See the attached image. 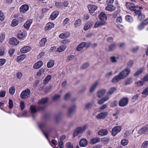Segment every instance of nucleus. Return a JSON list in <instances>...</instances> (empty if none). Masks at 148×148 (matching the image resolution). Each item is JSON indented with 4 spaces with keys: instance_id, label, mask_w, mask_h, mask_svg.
<instances>
[{
    "instance_id": "obj_1",
    "label": "nucleus",
    "mask_w": 148,
    "mask_h": 148,
    "mask_svg": "<svg viewBox=\"0 0 148 148\" xmlns=\"http://www.w3.org/2000/svg\"><path fill=\"white\" fill-rule=\"evenodd\" d=\"M38 126L43 134L49 140L48 134L52 132L53 130V127L52 126H49L46 123H43L39 124Z\"/></svg>"
},
{
    "instance_id": "obj_2",
    "label": "nucleus",
    "mask_w": 148,
    "mask_h": 148,
    "mask_svg": "<svg viewBox=\"0 0 148 148\" xmlns=\"http://www.w3.org/2000/svg\"><path fill=\"white\" fill-rule=\"evenodd\" d=\"M88 126L86 125H85L83 126L79 127H77L75 130L73 134V136L75 137L79 134L82 133L85 131Z\"/></svg>"
},
{
    "instance_id": "obj_3",
    "label": "nucleus",
    "mask_w": 148,
    "mask_h": 148,
    "mask_svg": "<svg viewBox=\"0 0 148 148\" xmlns=\"http://www.w3.org/2000/svg\"><path fill=\"white\" fill-rule=\"evenodd\" d=\"M48 101V98L47 97L43 98L40 100L38 101L39 105L38 107V110H43L46 106L45 104L47 103Z\"/></svg>"
},
{
    "instance_id": "obj_4",
    "label": "nucleus",
    "mask_w": 148,
    "mask_h": 148,
    "mask_svg": "<svg viewBox=\"0 0 148 148\" xmlns=\"http://www.w3.org/2000/svg\"><path fill=\"white\" fill-rule=\"evenodd\" d=\"M76 107L75 104L70 106L69 108L67 115L69 117H71L75 114L76 110Z\"/></svg>"
},
{
    "instance_id": "obj_5",
    "label": "nucleus",
    "mask_w": 148,
    "mask_h": 148,
    "mask_svg": "<svg viewBox=\"0 0 148 148\" xmlns=\"http://www.w3.org/2000/svg\"><path fill=\"white\" fill-rule=\"evenodd\" d=\"M130 72V70L128 68H126L124 70L121 72L119 75L122 79L127 77Z\"/></svg>"
},
{
    "instance_id": "obj_6",
    "label": "nucleus",
    "mask_w": 148,
    "mask_h": 148,
    "mask_svg": "<svg viewBox=\"0 0 148 148\" xmlns=\"http://www.w3.org/2000/svg\"><path fill=\"white\" fill-rule=\"evenodd\" d=\"M134 16L138 15V19L140 21L143 20L145 17V15L144 14H142L140 10H137L134 12Z\"/></svg>"
},
{
    "instance_id": "obj_7",
    "label": "nucleus",
    "mask_w": 148,
    "mask_h": 148,
    "mask_svg": "<svg viewBox=\"0 0 148 148\" xmlns=\"http://www.w3.org/2000/svg\"><path fill=\"white\" fill-rule=\"evenodd\" d=\"M128 101L129 99L127 98H123L120 101L119 103V105L121 107H124L128 104Z\"/></svg>"
},
{
    "instance_id": "obj_8",
    "label": "nucleus",
    "mask_w": 148,
    "mask_h": 148,
    "mask_svg": "<svg viewBox=\"0 0 148 148\" xmlns=\"http://www.w3.org/2000/svg\"><path fill=\"white\" fill-rule=\"evenodd\" d=\"M121 127L120 126H116L113 128L112 131V134L114 136H115L121 130Z\"/></svg>"
},
{
    "instance_id": "obj_9",
    "label": "nucleus",
    "mask_w": 148,
    "mask_h": 148,
    "mask_svg": "<svg viewBox=\"0 0 148 148\" xmlns=\"http://www.w3.org/2000/svg\"><path fill=\"white\" fill-rule=\"evenodd\" d=\"M138 133L140 134H148V125H146L140 129L138 131Z\"/></svg>"
},
{
    "instance_id": "obj_10",
    "label": "nucleus",
    "mask_w": 148,
    "mask_h": 148,
    "mask_svg": "<svg viewBox=\"0 0 148 148\" xmlns=\"http://www.w3.org/2000/svg\"><path fill=\"white\" fill-rule=\"evenodd\" d=\"M108 113L106 112H101L97 114L96 116V117L97 119H103L107 117Z\"/></svg>"
},
{
    "instance_id": "obj_11",
    "label": "nucleus",
    "mask_w": 148,
    "mask_h": 148,
    "mask_svg": "<svg viewBox=\"0 0 148 148\" xmlns=\"http://www.w3.org/2000/svg\"><path fill=\"white\" fill-rule=\"evenodd\" d=\"M27 35V34L26 32L24 31H20L18 32L17 37L19 39H23Z\"/></svg>"
},
{
    "instance_id": "obj_12",
    "label": "nucleus",
    "mask_w": 148,
    "mask_h": 148,
    "mask_svg": "<svg viewBox=\"0 0 148 148\" xmlns=\"http://www.w3.org/2000/svg\"><path fill=\"white\" fill-rule=\"evenodd\" d=\"M88 7L89 12L90 13H93L97 8V6L92 4L88 5Z\"/></svg>"
},
{
    "instance_id": "obj_13",
    "label": "nucleus",
    "mask_w": 148,
    "mask_h": 148,
    "mask_svg": "<svg viewBox=\"0 0 148 148\" xmlns=\"http://www.w3.org/2000/svg\"><path fill=\"white\" fill-rule=\"evenodd\" d=\"M19 41L15 38H12L10 39V44L12 45H16L19 43Z\"/></svg>"
},
{
    "instance_id": "obj_14",
    "label": "nucleus",
    "mask_w": 148,
    "mask_h": 148,
    "mask_svg": "<svg viewBox=\"0 0 148 148\" xmlns=\"http://www.w3.org/2000/svg\"><path fill=\"white\" fill-rule=\"evenodd\" d=\"M79 144L80 147H85L87 145L88 142L85 139L83 138L80 141Z\"/></svg>"
},
{
    "instance_id": "obj_15",
    "label": "nucleus",
    "mask_w": 148,
    "mask_h": 148,
    "mask_svg": "<svg viewBox=\"0 0 148 148\" xmlns=\"http://www.w3.org/2000/svg\"><path fill=\"white\" fill-rule=\"evenodd\" d=\"M122 79L119 74L114 77L112 80V82L113 83H116Z\"/></svg>"
},
{
    "instance_id": "obj_16",
    "label": "nucleus",
    "mask_w": 148,
    "mask_h": 148,
    "mask_svg": "<svg viewBox=\"0 0 148 148\" xmlns=\"http://www.w3.org/2000/svg\"><path fill=\"white\" fill-rule=\"evenodd\" d=\"M99 85L98 83L97 82H95L92 84L90 89V92L92 93L95 89L96 87L98 86Z\"/></svg>"
},
{
    "instance_id": "obj_17",
    "label": "nucleus",
    "mask_w": 148,
    "mask_h": 148,
    "mask_svg": "<svg viewBox=\"0 0 148 148\" xmlns=\"http://www.w3.org/2000/svg\"><path fill=\"white\" fill-rule=\"evenodd\" d=\"M43 64V62L41 61H39L34 64L33 67L35 69H38L40 68Z\"/></svg>"
},
{
    "instance_id": "obj_18",
    "label": "nucleus",
    "mask_w": 148,
    "mask_h": 148,
    "mask_svg": "<svg viewBox=\"0 0 148 148\" xmlns=\"http://www.w3.org/2000/svg\"><path fill=\"white\" fill-rule=\"evenodd\" d=\"M99 18L101 21H105L107 19L106 14L103 12H101L99 16Z\"/></svg>"
},
{
    "instance_id": "obj_19",
    "label": "nucleus",
    "mask_w": 148,
    "mask_h": 148,
    "mask_svg": "<svg viewBox=\"0 0 148 148\" xmlns=\"http://www.w3.org/2000/svg\"><path fill=\"white\" fill-rule=\"evenodd\" d=\"M28 89H27L24 90H23L21 92V96L23 99L27 98L28 97Z\"/></svg>"
},
{
    "instance_id": "obj_20",
    "label": "nucleus",
    "mask_w": 148,
    "mask_h": 148,
    "mask_svg": "<svg viewBox=\"0 0 148 148\" xmlns=\"http://www.w3.org/2000/svg\"><path fill=\"white\" fill-rule=\"evenodd\" d=\"M59 12L57 11L53 12L51 14L50 18L51 20H54L58 16L59 14Z\"/></svg>"
},
{
    "instance_id": "obj_21",
    "label": "nucleus",
    "mask_w": 148,
    "mask_h": 148,
    "mask_svg": "<svg viewBox=\"0 0 148 148\" xmlns=\"http://www.w3.org/2000/svg\"><path fill=\"white\" fill-rule=\"evenodd\" d=\"M86 45V42H83L79 44L77 46V50L79 51L83 49L84 47H85Z\"/></svg>"
},
{
    "instance_id": "obj_22",
    "label": "nucleus",
    "mask_w": 148,
    "mask_h": 148,
    "mask_svg": "<svg viewBox=\"0 0 148 148\" xmlns=\"http://www.w3.org/2000/svg\"><path fill=\"white\" fill-rule=\"evenodd\" d=\"M108 133V130L105 129L101 130H99L98 132L99 135L101 136L106 135Z\"/></svg>"
},
{
    "instance_id": "obj_23",
    "label": "nucleus",
    "mask_w": 148,
    "mask_h": 148,
    "mask_svg": "<svg viewBox=\"0 0 148 148\" xmlns=\"http://www.w3.org/2000/svg\"><path fill=\"white\" fill-rule=\"evenodd\" d=\"M54 27V24L52 23H49L46 24V25L45 27V29L46 30H48Z\"/></svg>"
},
{
    "instance_id": "obj_24",
    "label": "nucleus",
    "mask_w": 148,
    "mask_h": 148,
    "mask_svg": "<svg viewBox=\"0 0 148 148\" xmlns=\"http://www.w3.org/2000/svg\"><path fill=\"white\" fill-rule=\"evenodd\" d=\"M20 9L21 12L25 13L28 10V5L24 4L21 6Z\"/></svg>"
},
{
    "instance_id": "obj_25",
    "label": "nucleus",
    "mask_w": 148,
    "mask_h": 148,
    "mask_svg": "<svg viewBox=\"0 0 148 148\" xmlns=\"http://www.w3.org/2000/svg\"><path fill=\"white\" fill-rule=\"evenodd\" d=\"M70 36L69 33L66 32L64 33H62L60 34L59 35V37L61 39H64L65 38H67Z\"/></svg>"
},
{
    "instance_id": "obj_26",
    "label": "nucleus",
    "mask_w": 148,
    "mask_h": 148,
    "mask_svg": "<svg viewBox=\"0 0 148 148\" xmlns=\"http://www.w3.org/2000/svg\"><path fill=\"white\" fill-rule=\"evenodd\" d=\"M105 22L104 21H97L95 24L94 27L95 28H97L98 27L104 25Z\"/></svg>"
},
{
    "instance_id": "obj_27",
    "label": "nucleus",
    "mask_w": 148,
    "mask_h": 148,
    "mask_svg": "<svg viewBox=\"0 0 148 148\" xmlns=\"http://www.w3.org/2000/svg\"><path fill=\"white\" fill-rule=\"evenodd\" d=\"M93 24V23L92 22H88L85 25L84 27V30L85 31L87 30Z\"/></svg>"
},
{
    "instance_id": "obj_28",
    "label": "nucleus",
    "mask_w": 148,
    "mask_h": 148,
    "mask_svg": "<svg viewBox=\"0 0 148 148\" xmlns=\"http://www.w3.org/2000/svg\"><path fill=\"white\" fill-rule=\"evenodd\" d=\"M144 70V68L140 69L134 73V76L135 77H138L139 76L140 74L143 72Z\"/></svg>"
},
{
    "instance_id": "obj_29",
    "label": "nucleus",
    "mask_w": 148,
    "mask_h": 148,
    "mask_svg": "<svg viewBox=\"0 0 148 148\" xmlns=\"http://www.w3.org/2000/svg\"><path fill=\"white\" fill-rule=\"evenodd\" d=\"M116 8V7L113 5H110L107 6L105 8L106 10H108L112 12Z\"/></svg>"
},
{
    "instance_id": "obj_30",
    "label": "nucleus",
    "mask_w": 148,
    "mask_h": 148,
    "mask_svg": "<svg viewBox=\"0 0 148 148\" xmlns=\"http://www.w3.org/2000/svg\"><path fill=\"white\" fill-rule=\"evenodd\" d=\"M106 90L105 89H102L98 92L97 96L99 98L103 96L105 94Z\"/></svg>"
},
{
    "instance_id": "obj_31",
    "label": "nucleus",
    "mask_w": 148,
    "mask_h": 148,
    "mask_svg": "<svg viewBox=\"0 0 148 148\" xmlns=\"http://www.w3.org/2000/svg\"><path fill=\"white\" fill-rule=\"evenodd\" d=\"M47 42V39L45 38H42L40 42V46L41 47L44 46L45 45V44Z\"/></svg>"
},
{
    "instance_id": "obj_32",
    "label": "nucleus",
    "mask_w": 148,
    "mask_h": 148,
    "mask_svg": "<svg viewBox=\"0 0 148 148\" xmlns=\"http://www.w3.org/2000/svg\"><path fill=\"white\" fill-rule=\"evenodd\" d=\"M51 76L50 75H48L45 77L43 80V83L44 84H46L48 83L49 81L51 79Z\"/></svg>"
},
{
    "instance_id": "obj_33",
    "label": "nucleus",
    "mask_w": 148,
    "mask_h": 148,
    "mask_svg": "<svg viewBox=\"0 0 148 148\" xmlns=\"http://www.w3.org/2000/svg\"><path fill=\"white\" fill-rule=\"evenodd\" d=\"M26 57V55L25 54H22L17 57V61L21 62Z\"/></svg>"
},
{
    "instance_id": "obj_34",
    "label": "nucleus",
    "mask_w": 148,
    "mask_h": 148,
    "mask_svg": "<svg viewBox=\"0 0 148 148\" xmlns=\"http://www.w3.org/2000/svg\"><path fill=\"white\" fill-rule=\"evenodd\" d=\"M66 47V45H61L58 48V51L59 52H62L65 50Z\"/></svg>"
},
{
    "instance_id": "obj_35",
    "label": "nucleus",
    "mask_w": 148,
    "mask_h": 148,
    "mask_svg": "<svg viewBox=\"0 0 148 148\" xmlns=\"http://www.w3.org/2000/svg\"><path fill=\"white\" fill-rule=\"evenodd\" d=\"M143 97H146L148 95V87L144 89L142 93Z\"/></svg>"
},
{
    "instance_id": "obj_36",
    "label": "nucleus",
    "mask_w": 148,
    "mask_h": 148,
    "mask_svg": "<svg viewBox=\"0 0 148 148\" xmlns=\"http://www.w3.org/2000/svg\"><path fill=\"white\" fill-rule=\"evenodd\" d=\"M100 141V139L98 138H92L90 141L91 144H95Z\"/></svg>"
},
{
    "instance_id": "obj_37",
    "label": "nucleus",
    "mask_w": 148,
    "mask_h": 148,
    "mask_svg": "<svg viewBox=\"0 0 148 148\" xmlns=\"http://www.w3.org/2000/svg\"><path fill=\"white\" fill-rule=\"evenodd\" d=\"M54 60H50L47 63V67L51 68L54 65Z\"/></svg>"
},
{
    "instance_id": "obj_38",
    "label": "nucleus",
    "mask_w": 148,
    "mask_h": 148,
    "mask_svg": "<svg viewBox=\"0 0 148 148\" xmlns=\"http://www.w3.org/2000/svg\"><path fill=\"white\" fill-rule=\"evenodd\" d=\"M133 82L132 79L131 77L127 78L125 82V85H127L132 83Z\"/></svg>"
},
{
    "instance_id": "obj_39",
    "label": "nucleus",
    "mask_w": 148,
    "mask_h": 148,
    "mask_svg": "<svg viewBox=\"0 0 148 148\" xmlns=\"http://www.w3.org/2000/svg\"><path fill=\"white\" fill-rule=\"evenodd\" d=\"M135 84L136 86H141L143 85V82L141 81H138L135 82Z\"/></svg>"
},
{
    "instance_id": "obj_40",
    "label": "nucleus",
    "mask_w": 148,
    "mask_h": 148,
    "mask_svg": "<svg viewBox=\"0 0 148 148\" xmlns=\"http://www.w3.org/2000/svg\"><path fill=\"white\" fill-rule=\"evenodd\" d=\"M9 92L10 94L12 95H13L15 92V88L14 86H12L9 89Z\"/></svg>"
},
{
    "instance_id": "obj_41",
    "label": "nucleus",
    "mask_w": 148,
    "mask_h": 148,
    "mask_svg": "<svg viewBox=\"0 0 148 148\" xmlns=\"http://www.w3.org/2000/svg\"><path fill=\"white\" fill-rule=\"evenodd\" d=\"M28 46H25L22 48L20 50V51L22 53H26L27 52Z\"/></svg>"
},
{
    "instance_id": "obj_42",
    "label": "nucleus",
    "mask_w": 148,
    "mask_h": 148,
    "mask_svg": "<svg viewBox=\"0 0 148 148\" xmlns=\"http://www.w3.org/2000/svg\"><path fill=\"white\" fill-rule=\"evenodd\" d=\"M116 45L114 44H112L110 45L109 47V50L110 51H112L115 49Z\"/></svg>"
},
{
    "instance_id": "obj_43",
    "label": "nucleus",
    "mask_w": 148,
    "mask_h": 148,
    "mask_svg": "<svg viewBox=\"0 0 148 148\" xmlns=\"http://www.w3.org/2000/svg\"><path fill=\"white\" fill-rule=\"evenodd\" d=\"M60 95L58 94L55 95L52 97V99L53 101H56L60 98Z\"/></svg>"
},
{
    "instance_id": "obj_44",
    "label": "nucleus",
    "mask_w": 148,
    "mask_h": 148,
    "mask_svg": "<svg viewBox=\"0 0 148 148\" xmlns=\"http://www.w3.org/2000/svg\"><path fill=\"white\" fill-rule=\"evenodd\" d=\"M116 90V89L115 88H112L110 89L109 91L107 92V94L108 95H111Z\"/></svg>"
},
{
    "instance_id": "obj_45",
    "label": "nucleus",
    "mask_w": 148,
    "mask_h": 148,
    "mask_svg": "<svg viewBox=\"0 0 148 148\" xmlns=\"http://www.w3.org/2000/svg\"><path fill=\"white\" fill-rule=\"evenodd\" d=\"M128 143V140L126 139H123L121 141V144L123 146L127 145Z\"/></svg>"
},
{
    "instance_id": "obj_46",
    "label": "nucleus",
    "mask_w": 148,
    "mask_h": 148,
    "mask_svg": "<svg viewBox=\"0 0 148 148\" xmlns=\"http://www.w3.org/2000/svg\"><path fill=\"white\" fill-rule=\"evenodd\" d=\"M101 140L105 143H106V144H107L110 140V138L107 137H104L101 138Z\"/></svg>"
},
{
    "instance_id": "obj_47",
    "label": "nucleus",
    "mask_w": 148,
    "mask_h": 148,
    "mask_svg": "<svg viewBox=\"0 0 148 148\" xmlns=\"http://www.w3.org/2000/svg\"><path fill=\"white\" fill-rule=\"evenodd\" d=\"M93 105V103H89L85 104L86 108L89 109L91 108Z\"/></svg>"
},
{
    "instance_id": "obj_48",
    "label": "nucleus",
    "mask_w": 148,
    "mask_h": 148,
    "mask_svg": "<svg viewBox=\"0 0 148 148\" xmlns=\"http://www.w3.org/2000/svg\"><path fill=\"white\" fill-rule=\"evenodd\" d=\"M65 147L66 148H73L74 146L73 144L71 143H67Z\"/></svg>"
},
{
    "instance_id": "obj_49",
    "label": "nucleus",
    "mask_w": 148,
    "mask_h": 148,
    "mask_svg": "<svg viewBox=\"0 0 148 148\" xmlns=\"http://www.w3.org/2000/svg\"><path fill=\"white\" fill-rule=\"evenodd\" d=\"M74 24L76 27L79 26L81 24V21L79 19L75 21Z\"/></svg>"
},
{
    "instance_id": "obj_50",
    "label": "nucleus",
    "mask_w": 148,
    "mask_h": 148,
    "mask_svg": "<svg viewBox=\"0 0 148 148\" xmlns=\"http://www.w3.org/2000/svg\"><path fill=\"white\" fill-rule=\"evenodd\" d=\"M145 22H142L139 25L138 27V29L141 30L143 29L145 25L144 23H145Z\"/></svg>"
},
{
    "instance_id": "obj_51",
    "label": "nucleus",
    "mask_w": 148,
    "mask_h": 148,
    "mask_svg": "<svg viewBox=\"0 0 148 148\" xmlns=\"http://www.w3.org/2000/svg\"><path fill=\"white\" fill-rule=\"evenodd\" d=\"M5 38V34L3 33H2L0 36V41L2 42Z\"/></svg>"
},
{
    "instance_id": "obj_52",
    "label": "nucleus",
    "mask_w": 148,
    "mask_h": 148,
    "mask_svg": "<svg viewBox=\"0 0 148 148\" xmlns=\"http://www.w3.org/2000/svg\"><path fill=\"white\" fill-rule=\"evenodd\" d=\"M134 64V62L132 60H130L127 63V67L129 69L130 68L133 66Z\"/></svg>"
},
{
    "instance_id": "obj_53",
    "label": "nucleus",
    "mask_w": 148,
    "mask_h": 148,
    "mask_svg": "<svg viewBox=\"0 0 148 148\" xmlns=\"http://www.w3.org/2000/svg\"><path fill=\"white\" fill-rule=\"evenodd\" d=\"M135 4L132 3L127 2L126 3V6L127 8H128L131 7V6H134V5H135Z\"/></svg>"
},
{
    "instance_id": "obj_54",
    "label": "nucleus",
    "mask_w": 148,
    "mask_h": 148,
    "mask_svg": "<svg viewBox=\"0 0 148 148\" xmlns=\"http://www.w3.org/2000/svg\"><path fill=\"white\" fill-rule=\"evenodd\" d=\"M18 23V22L16 19H13L12 23V26H15Z\"/></svg>"
},
{
    "instance_id": "obj_55",
    "label": "nucleus",
    "mask_w": 148,
    "mask_h": 148,
    "mask_svg": "<svg viewBox=\"0 0 148 148\" xmlns=\"http://www.w3.org/2000/svg\"><path fill=\"white\" fill-rule=\"evenodd\" d=\"M9 107L10 109L12 108L13 107V101L11 99H9Z\"/></svg>"
},
{
    "instance_id": "obj_56",
    "label": "nucleus",
    "mask_w": 148,
    "mask_h": 148,
    "mask_svg": "<svg viewBox=\"0 0 148 148\" xmlns=\"http://www.w3.org/2000/svg\"><path fill=\"white\" fill-rule=\"evenodd\" d=\"M31 112L32 113H35L37 112L36 107L34 106H31L30 108Z\"/></svg>"
},
{
    "instance_id": "obj_57",
    "label": "nucleus",
    "mask_w": 148,
    "mask_h": 148,
    "mask_svg": "<svg viewBox=\"0 0 148 148\" xmlns=\"http://www.w3.org/2000/svg\"><path fill=\"white\" fill-rule=\"evenodd\" d=\"M118 103L117 101H114L112 102L110 104L111 107L114 108L117 106Z\"/></svg>"
},
{
    "instance_id": "obj_58",
    "label": "nucleus",
    "mask_w": 148,
    "mask_h": 148,
    "mask_svg": "<svg viewBox=\"0 0 148 148\" xmlns=\"http://www.w3.org/2000/svg\"><path fill=\"white\" fill-rule=\"evenodd\" d=\"M5 19V16L3 12L0 10V20L1 21H3Z\"/></svg>"
},
{
    "instance_id": "obj_59",
    "label": "nucleus",
    "mask_w": 148,
    "mask_h": 148,
    "mask_svg": "<svg viewBox=\"0 0 148 148\" xmlns=\"http://www.w3.org/2000/svg\"><path fill=\"white\" fill-rule=\"evenodd\" d=\"M142 147L143 148H147L148 147V141H145L142 144Z\"/></svg>"
},
{
    "instance_id": "obj_60",
    "label": "nucleus",
    "mask_w": 148,
    "mask_h": 148,
    "mask_svg": "<svg viewBox=\"0 0 148 148\" xmlns=\"http://www.w3.org/2000/svg\"><path fill=\"white\" fill-rule=\"evenodd\" d=\"M5 53V49L3 47H0V56H2Z\"/></svg>"
},
{
    "instance_id": "obj_61",
    "label": "nucleus",
    "mask_w": 148,
    "mask_h": 148,
    "mask_svg": "<svg viewBox=\"0 0 148 148\" xmlns=\"http://www.w3.org/2000/svg\"><path fill=\"white\" fill-rule=\"evenodd\" d=\"M52 87V86H47L44 89V92H49L50 90L51 89Z\"/></svg>"
},
{
    "instance_id": "obj_62",
    "label": "nucleus",
    "mask_w": 148,
    "mask_h": 148,
    "mask_svg": "<svg viewBox=\"0 0 148 148\" xmlns=\"http://www.w3.org/2000/svg\"><path fill=\"white\" fill-rule=\"evenodd\" d=\"M71 94L70 92L67 93L65 95L64 97V99L66 100L69 99L70 97Z\"/></svg>"
},
{
    "instance_id": "obj_63",
    "label": "nucleus",
    "mask_w": 148,
    "mask_h": 148,
    "mask_svg": "<svg viewBox=\"0 0 148 148\" xmlns=\"http://www.w3.org/2000/svg\"><path fill=\"white\" fill-rule=\"evenodd\" d=\"M89 66V64L88 63H86L82 65L81 68L83 69H84L87 68Z\"/></svg>"
},
{
    "instance_id": "obj_64",
    "label": "nucleus",
    "mask_w": 148,
    "mask_h": 148,
    "mask_svg": "<svg viewBox=\"0 0 148 148\" xmlns=\"http://www.w3.org/2000/svg\"><path fill=\"white\" fill-rule=\"evenodd\" d=\"M110 60L113 63H116L117 62L116 58L114 56H112L110 57Z\"/></svg>"
}]
</instances>
